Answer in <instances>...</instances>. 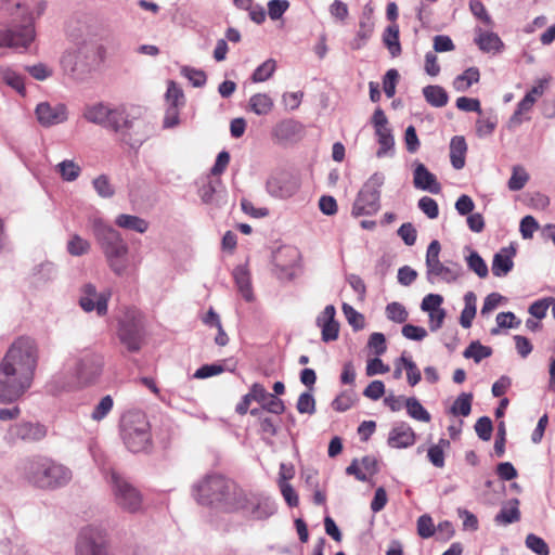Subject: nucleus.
Here are the masks:
<instances>
[{
  "label": "nucleus",
  "mask_w": 555,
  "mask_h": 555,
  "mask_svg": "<svg viewBox=\"0 0 555 555\" xmlns=\"http://www.w3.org/2000/svg\"><path fill=\"white\" fill-rule=\"evenodd\" d=\"M276 69V62L273 59H269L260 64L251 75L253 82H263L272 77Z\"/></svg>",
  "instance_id": "nucleus-41"
},
{
  "label": "nucleus",
  "mask_w": 555,
  "mask_h": 555,
  "mask_svg": "<svg viewBox=\"0 0 555 555\" xmlns=\"http://www.w3.org/2000/svg\"><path fill=\"white\" fill-rule=\"evenodd\" d=\"M498 125V117L495 115L488 116L487 118H478L476 120V134L478 138L490 137L495 130Z\"/></svg>",
  "instance_id": "nucleus-42"
},
{
  "label": "nucleus",
  "mask_w": 555,
  "mask_h": 555,
  "mask_svg": "<svg viewBox=\"0 0 555 555\" xmlns=\"http://www.w3.org/2000/svg\"><path fill=\"white\" fill-rule=\"evenodd\" d=\"M217 184H220V180L216 181L207 180L203 185L198 189V195L203 203L210 204L214 201V196L217 192Z\"/></svg>",
  "instance_id": "nucleus-59"
},
{
  "label": "nucleus",
  "mask_w": 555,
  "mask_h": 555,
  "mask_svg": "<svg viewBox=\"0 0 555 555\" xmlns=\"http://www.w3.org/2000/svg\"><path fill=\"white\" fill-rule=\"evenodd\" d=\"M224 372V366L220 363L204 364L197 369L193 375L194 378L205 379Z\"/></svg>",
  "instance_id": "nucleus-60"
},
{
  "label": "nucleus",
  "mask_w": 555,
  "mask_h": 555,
  "mask_svg": "<svg viewBox=\"0 0 555 555\" xmlns=\"http://www.w3.org/2000/svg\"><path fill=\"white\" fill-rule=\"evenodd\" d=\"M104 361L101 354L86 352L76 363V380L79 387L93 385L102 374Z\"/></svg>",
  "instance_id": "nucleus-14"
},
{
  "label": "nucleus",
  "mask_w": 555,
  "mask_h": 555,
  "mask_svg": "<svg viewBox=\"0 0 555 555\" xmlns=\"http://www.w3.org/2000/svg\"><path fill=\"white\" fill-rule=\"evenodd\" d=\"M423 95L428 104L434 107H443L448 104L447 91L438 85H429L423 89Z\"/></svg>",
  "instance_id": "nucleus-30"
},
{
  "label": "nucleus",
  "mask_w": 555,
  "mask_h": 555,
  "mask_svg": "<svg viewBox=\"0 0 555 555\" xmlns=\"http://www.w3.org/2000/svg\"><path fill=\"white\" fill-rule=\"evenodd\" d=\"M233 276L236 283V286L242 294L243 298L246 301H251L254 299V294L251 289L250 284V276L248 270L243 267L238 266L233 271Z\"/></svg>",
  "instance_id": "nucleus-26"
},
{
  "label": "nucleus",
  "mask_w": 555,
  "mask_h": 555,
  "mask_svg": "<svg viewBox=\"0 0 555 555\" xmlns=\"http://www.w3.org/2000/svg\"><path fill=\"white\" fill-rule=\"evenodd\" d=\"M530 176L526 169L520 165H515L512 168V176L507 182L511 191H520L529 181Z\"/></svg>",
  "instance_id": "nucleus-38"
},
{
  "label": "nucleus",
  "mask_w": 555,
  "mask_h": 555,
  "mask_svg": "<svg viewBox=\"0 0 555 555\" xmlns=\"http://www.w3.org/2000/svg\"><path fill=\"white\" fill-rule=\"evenodd\" d=\"M526 546L538 555H550L547 543L534 533H529L525 540Z\"/></svg>",
  "instance_id": "nucleus-51"
},
{
  "label": "nucleus",
  "mask_w": 555,
  "mask_h": 555,
  "mask_svg": "<svg viewBox=\"0 0 555 555\" xmlns=\"http://www.w3.org/2000/svg\"><path fill=\"white\" fill-rule=\"evenodd\" d=\"M413 184L416 189L438 194L441 185L437 177L430 172L422 163H416L413 171Z\"/></svg>",
  "instance_id": "nucleus-18"
},
{
  "label": "nucleus",
  "mask_w": 555,
  "mask_h": 555,
  "mask_svg": "<svg viewBox=\"0 0 555 555\" xmlns=\"http://www.w3.org/2000/svg\"><path fill=\"white\" fill-rule=\"evenodd\" d=\"M108 296L104 293H98L93 284H86L81 288V295L79 297V306L86 312L96 311L99 317H103L107 313Z\"/></svg>",
  "instance_id": "nucleus-15"
},
{
  "label": "nucleus",
  "mask_w": 555,
  "mask_h": 555,
  "mask_svg": "<svg viewBox=\"0 0 555 555\" xmlns=\"http://www.w3.org/2000/svg\"><path fill=\"white\" fill-rule=\"evenodd\" d=\"M48 428L39 422L20 421L12 424L5 435L4 440L10 446L23 443H36L46 438Z\"/></svg>",
  "instance_id": "nucleus-12"
},
{
  "label": "nucleus",
  "mask_w": 555,
  "mask_h": 555,
  "mask_svg": "<svg viewBox=\"0 0 555 555\" xmlns=\"http://www.w3.org/2000/svg\"><path fill=\"white\" fill-rule=\"evenodd\" d=\"M296 409L300 414L312 415L315 413V399L310 392H302L296 403Z\"/></svg>",
  "instance_id": "nucleus-54"
},
{
  "label": "nucleus",
  "mask_w": 555,
  "mask_h": 555,
  "mask_svg": "<svg viewBox=\"0 0 555 555\" xmlns=\"http://www.w3.org/2000/svg\"><path fill=\"white\" fill-rule=\"evenodd\" d=\"M0 77L4 83L16 90L22 96L26 95L24 77L15 70L5 67L0 69Z\"/></svg>",
  "instance_id": "nucleus-33"
},
{
  "label": "nucleus",
  "mask_w": 555,
  "mask_h": 555,
  "mask_svg": "<svg viewBox=\"0 0 555 555\" xmlns=\"http://www.w3.org/2000/svg\"><path fill=\"white\" fill-rule=\"evenodd\" d=\"M92 183L95 192L101 197L109 198L115 194V189L106 175L96 177Z\"/></svg>",
  "instance_id": "nucleus-48"
},
{
  "label": "nucleus",
  "mask_w": 555,
  "mask_h": 555,
  "mask_svg": "<svg viewBox=\"0 0 555 555\" xmlns=\"http://www.w3.org/2000/svg\"><path fill=\"white\" fill-rule=\"evenodd\" d=\"M113 406H114V400H113L112 396H109V395L104 396L100 400V402L95 405V408L93 409V411L91 413V418L96 422L104 420L108 415V413L112 411Z\"/></svg>",
  "instance_id": "nucleus-47"
},
{
  "label": "nucleus",
  "mask_w": 555,
  "mask_h": 555,
  "mask_svg": "<svg viewBox=\"0 0 555 555\" xmlns=\"http://www.w3.org/2000/svg\"><path fill=\"white\" fill-rule=\"evenodd\" d=\"M399 73L397 69H388L383 78V89L387 98H392L396 93V86L399 80Z\"/></svg>",
  "instance_id": "nucleus-56"
},
{
  "label": "nucleus",
  "mask_w": 555,
  "mask_h": 555,
  "mask_svg": "<svg viewBox=\"0 0 555 555\" xmlns=\"http://www.w3.org/2000/svg\"><path fill=\"white\" fill-rule=\"evenodd\" d=\"M417 533L423 539H428L434 535L435 527L433 518L429 515L425 514L418 517Z\"/></svg>",
  "instance_id": "nucleus-61"
},
{
  "label": "nucleus",
  "mask_w": 555,
  "mask_h": 555,
  "mask_svg": "<svg viewBox=\"0 0 555 555\" xmlns=\"http://www.w3.org/2000/svg\"><path fill=\"white\" fill-rule=\"evenodd\" d=\"M181 75L190 80L193 87L201 88L205 86L207 77L204 70L190 66L181 67Z\"/></svg>",
  "instance_id": "nucleus-49"
},
{
  "label": "nucleus",
  "mask_w": 555,
  "mask_h": 555,
  "mask_svg": "<svg viewBox=\"0 0 555 555\" xmlns=\"http://www.w3.org/2000/svg\"><path fill=\"white\" fill-rule=\"evenodd\" d=\"M120 437L132 453L145 452L152 446L151 425L142 411H128L120 420Z\"/></svg>",
  "instance_id": "nucleus-5"
},
{
  "label": "nucleus",
  "mask_w": 555,
  "mask_h": 555,
  "mask_svg": "<svg viewBox=\"0 0 555 555\" xmlns=\"http://www.w3.org/2000/svg\"><path fill=\"white\" fill-rule=\"evenodd\" d=\"M492 356V348L483 346L480 341L475 340L464 350L463 357L466 359H473L476 363Z\"/></svg>",
  "instance_id": "nucleus-34"
},
{
  "label": "nucleus",
  "mask_w": 555,
  "mask_h": 555,
  "mask_svg": "<svg viewBox=\"0 0 555 555\" xmlns=\"http://www.w3.org/2000/svg\"><path fill=\"white\" fill-rule=\"evenodd\" d=\"M450 447L448 439L441 438L437 444H433L427 451L429 462L438 468L444 466V449Z\"/></svg>",
  "instance_id": "nucleus-35"
},
{
  "label": "nucleus",
  "mask_w": 555,
  "mask_h": 555,
  "mask_svg": "<svg viewBox=\"0 0 555 555\" xmlns=\"http://www.w3.org/2000/svg\"><path fill=\"white\" fill-rule=\"evenodd\" d=\"M113 113V108L104 105L102 103L95 104L93 106L87 107L83 116L87 120L103 126L104 128H108L111 115Z\"/></svg>",
  "instance_id": "nucleus-24"
},
{
  "label": "nucleus",
  "mask_w": 555,
  "mask_h": 555,
  "mask_svg": "<svg viewBox=\"0 0 555 555\" xmlns=\"http://www.w3.org/2000/svg\"><path fill=\"white\" fill-rule=\"evenodd\" d=\"M67 378L64 374H55L52 376L51 380L48 383L47 388L48 391L54 396H57L67 389Z\"/></svg>",
  "instance_id": "nucleus-63"
},
{
  "label": "nucleus",
  "mask_w": 555,
  "mask_h": 555,
  "mask_svg": "<svg viewBox=\"0 0 555 555\" xmlns=\"http://www.w3.org/2000/svg\"><path fill=\"white\" fill-rule=\"evenodd\" d=\"M475 431L479 439L489 441L493 431V424L489 416H481L475 424Z\"/></svg>",
  "instance_id": "nucleus-53"
},
{
  "label": "nucleus",
  "mask_w": 555,
  "mask_h": 555,
  "mask_svg": "<svg viewBox=\"0 0 555 555\" xmlns=\"http://www.w3.org/2000/svg\"><path fill=\"white\" fill-rule=\"evenodd\" d=\"M375 133L377 135V141L379 144V149L377 150L376 155H377V157L380 158V157L385 156L390 150L393 149L395 139H393V135L391 134V130L389 128L385 129V130H380V132H375Z\"/></svg>",
  "instance_id": "nucleus-46"
},
{
  "label": "nucleus",
  "mask_w": 555,
  "mask_h": 555,
  "mask_svg": "<svg viewBox=\"0 0 555 555\" xmlns=\"http://www.w3.org/2000/svg\"><path fill=\"white\" fill-rule=\"evenodd\" d=\"M461 266L454 263V267H447L441 261L426 270L427 281L434 283V278H440L447 283L455 282L461 276Z\"/></svg>",
  "instance_id": "nucleus-21"
},
{
  "label": "nucleus",
  "mask_w": 555,
  "mask_h": 555,
  "mask_svg": "<svg viewBox=\"0 0 555 555\" xmlns=\"http://www.w3.org/2000/svg\"><path fill=\"white\" fill-rule=\"evenodd\" d=\"M466 262L468 269L475 272L480 279L488 276V266L476 250L470 251V254L466 257Z\"/></svg>",
  "instance_id": "nucleus-40"
},
{
  "label": "nucleus",
  "mask_w": 555,
  "mask_h": 555,
  "mask_svg": "<svg viewBox=\"0 0 555 555\" xmlns=\"http://www.w3.org/2000/svg\"><path fill=\"white\" fill-rule=\"evenodd\" d=\"M104 53L105 48L103 46H95L93 43H85L83 47L78 51V55L83 54L85 59L88 61V64L94 63L96 57H99V61H102Z\"/></svg>",
  "instance_id": "nucleus-50"
},
{
  "label": "nucleus",
  "mask_w": 555,
  "mask_h": 555,
  "mask_svg": "<svg viewBox=\"0 0 555 555\" xmlns=\"http://www.w3.org/2000/svg\"><path fill=\"white\" fill-rule=\"evenodd\" d=\"M513 504L512 507L506 508L503 507L494 517V521L499 525H509L516 522L520 519V511L518 508L519 501L517 499H513L511 501Z\"/></svg>",
  "instance_id": "nucleus-36"
},
{
  "label": "nucleus",
  "mask_w": 555,
  "mask_h": 555,
  "mask_svg": "<svg viewBox=\"0 0 555 555\" xmlns=\"http://www.w3.org/2000/svg\"><path fill=\"white\" fill-rule=\"evenodd\" d=\"M554 301H555V299L552 297L539 299L530 305L529 313L532 317L541 320V319L545 318L546 311H547L550 305L553 304Z\"/></svg>",
  "instance_id": "nucleus-58"
},
{
  "label": "nucleus",
  "mask_w": 555,
  "mask_h": 555,
  "mask_svg": "<svg viewBox=\"0 0 555 555\" xmlns=\"http://www.w3.org/2000/svg\"><path fill=\"white\" fill-rule=\"evenodd\" d=\"M288 8L289 2L287 0H270L268 2V14L271 20L276 21L283 16Z\"/></svg>",
  "instance_id": "nucleus-62"
},
{
  "label": "nucleus",
  "mask_w": 555,
  "mask_h": 555,
  "mask_svg": "<svg viewBox=\"0 0 555 555\" xmlns=\"http://www.w3.org/2000/svg\"><path fill=\"white\" fill-rule=\"evenodd\" d=\"M385 312L387 319L396 323H404L409 318L405 307L397 301L388 304Z\"/></svg>",
  "instance_id": "nucleus-44"
},
{
  "label": "nucleus",
  "mask_w": 555,
  "mask_h": 555,
  "mask_svg": "<svg viewBox=\"0 0 555 555\" xmlns=\"http://www.w3.org/2000/svg\"><path fill=\"white\" fill-rule=\"evenodd\" d=\"M472 401L473 393H461L451 406V413L454 415L468 416L472 411Z\"/></svg>",
  "instance_id": "nucleus-43"
},
{
  "label": "nucleus",
  "mask_w": 555,
  "mask_h": 555,
  "mask_svg": "<svg viewBox=\"0 0 555 555\" xmlns=\"http://www.w3.org/2000/svg\"><path fill=\"white\" fill-rule=\"evenodd\" d=\"M516 250L514 247H504L494 254L492 260V274L498 278L507 275L514 267L513 257Z\"/></svg>",
  "instance_id": "nucleus-20"
},
{
  "label": "nucleus",
  "mask_w": 555,
  "mask_h": 555,
  "mask_svg": "<svg viewBox=\"0 0 555 555\" xmlns=\"http://www.w3.org/2000/svg\"><path fill=\"white\" fill-rule=\"evenodd\" d=\"M385 177L382 172L373 173L359 191L352 206V215L372 216L380 208V188Z\"/></svg>",
  "instance_id": "nucleus-7"
},
{
  "label": "nucleus",
  "mask_w": 555,
  "mask_h": 555,
  "mask_svg": "<svg viewBox=\"0 0 555 555\" xmlns=\"http://www.w3.org/2000/svg\"><path fill=\"white\" fill-rule=\"evenodd\" d=\"M235 511H245L255 519H267L276 512V504L270 496L261 493H238Z\"/></svg>",
  "instance_id": "nucleus-11"
},
{
  "label": "nucleus",
  "mask_w": 555,
  "mask_h": 555,
  "mask_svg": "<svg viewBox=\"0 0 555 555\" xmlns=\"http://www.w3.org/2000/svg\"><path fill=\"white\" fill-rule=\"evenodd\" d=\"M302 124L294 119H284L273 129V135L280 142L296 141L302 135Z\"/></svg>",
  "instance_id": "nucleus-19"
},
{
  "label": "nucleus",
  "mask_w": 555,
  "mask_h": 555,
  "mask_svg": "<svg viewBox=\"0 0 555 555\" xmlns=\"http://www.w3.org/2000/svg\"><path fill=\"white\" fill-rule=\"evenodd\" d=\"M112 490L116 504L127 513H138L142 507V494L126 478L113 472Z\"/></svg>",
  "instance_id": "nucleus-10"
},
{
  "label": "nucleus",
  "mask_w": 555,
  "mask_h": 555,
  "mask_svg": "<svg viewBox=\"0 0 555 555\" xmlns=\"http://www.w3.org/2000/svg\"><path fill=\"white\" fill-rule=\"evenodd\" d=\"M249 106L255 114L261 116L271 112L273 102L268 94L257 93L250 98Z\"/></svg>",
  "instance_id": "nucleus-37"
},
{
  "label": "nucleus",
  "mask_w": 555,
  "mask_h": 555,
  "mask_svg": "<svg viewBox=\"0 0 555 555\" xmlns=\"http://www.w3.org/2000/svg\"><path fill=\"white\" fill-rule=\"evenodd\" d=\"M115 224L121 229L145 233L149 229V222L138 216L120 214L115 219Z\"/></svg>",
  "instance_id": "nucleus-25"
},
{
  "label": "nucleus",
  "mask_w": 555,
  "mask_h": 555,
  "mask_svg": "<svg viewBox=\"0 0 555 555\" xmlns=\"http://www.w3.org/2000/svg\"><path fill=\"white\" fill-rule=\"evenodd\" d=\"M241 489L225 477L217 474L205 476L193 486V496L197 503L233 512L237 506Z\"/></svg>",
  "instance_id": "nucleus-3"
},
{
  "label": "nucleus",
  "mask_w": 555,
  "mask_h": 555,
  "mask_svg": "<svg viewBox=\"0 0 555 555\" xmlns=\"http://www.w3.org/2000/svg\"><path fill=\"white\" fill-rule=\"evenodd\" d=\"M479 78V69L477 67H469L454 78L452 86L456 91L465 92L473 83L478 82Z\"/></svg>",
  "instance_id": "nucleus-32"
},
{
  "label": "nucleus",
  "mask_w": 555,
  "mask_h": 555,
  "mask_svg": "<svg viewBox=\"0 0 555 555\" xmlns=\"http://www.w3.org/2000/svg\"><path fill=\"white\" fill-rule=\"evenodd\" d=\"M165 95L169 106L181 107L184 105L183 91L176 82L169 81Z\"/></svg>",
  "instance_id": "nucleus-52"
},
{
  "label": "nucleus",
  "mask_w": 555,
  "mask_h": 555,
  "mask_svg": "<svg viewBox=\"0 0 555 555\" xmlns=\"http://www.w3.org/2000/svg\"><path fill=\"white\" fill-rule=\"evenodd\" d=\"M399 362H401L404 365V369L406 370V378L410 386H415L420 383L422 379L421 371L416 366L415 362L410 358L406 357L404 353L399 359Z\"/></svg>",
  "instance_id": "nucleus-45"
},
{
  "label": "nucleus",
  "mask_w": 555,
  "mask_h": 555,
  "mask_svg": "<svg viewBox=\"0 0 555 555\" xmlns=\"http://www.w3.org/2000/svg\"><path fill=\"white\" fill-rule=\"evenodd\" d=\"M118 338L129 352H138L144 339V326L134 313H127L118 326Z\"/></svg>",
  "instance_id": "nucleus-13"
},
{
  "label": "nucleus",
  "mask_w": 555,
  "mask_h": 555,
  "mask_svg": "<svg viewBox=\"0 0 555 555\" xmlns=\"http://www.w3.org/2000/svg\"><path fill=\"white\" fill-rule=\"evenodd\" d=\"M405 406H406V412L408 414L416 420V421H421V422H429L430 421V414L428 413V411L421 404V402L414 398V397H411V398H408L405 400Z\"/></svg>",
  "instance_id": "nucleus-39"
},
{
  "label": "nucleus",
  "mask_w": 555,
  "mask_h": 555,
  "mask_svg": "<svg viewBox=\"0 0 555 555\" xmlns=\"http://www.w3.org/2000/svg\"><path fill=\"white\" fill-rule=\"evenodd\" d=\"M76 555H108L106 530L100 525L81 528L77 537Z\"/></svg>",
  "instance_id": "nucleus-9"
},
{
  "label": "nucleus",
  "mask_w": 555,
  "mask_h": 555,
  "mask_svg": "<svg viewBox=\"0 0 555 555\" xmlns=\"http://www.w3.org/2000/svg\"><path fill=\"white\" fill-rule=\"evenodd\" d=\"M416 435L412 427L404 422L396 424L389 431L387 443L390 448L404 449L413 446Z\"/></svg>",
  "instance_id": "nucleus-17"
},
{
  "label": "nucleus",
  "mask_w": 555,
  "mask_h": 555,
  "mask_svg": "<svg viewBox=\"0 0 555 555\" xmlns=\"http://www.w3.org/2000/svg\"><path fill=\"white\" fill-rule=\"evenodd\" d=\"M467 144L465 138L455 135L450 142V160L454 169L460 170L465 166Z\"/></svg>",
  "instance_id": "nucleus-23"
},
{
  "label": "nucleus",
  "mask_w": 555,
  "mask_h": 555,
  "mask_svg": "<svg viewBox=\"0 0 555 555\" xmlns=\"http://www.w3.org/2000/svg\"><path fill=\"white\" fill-rule=\"evenodd\" d=\"M16 473L25 483L42 490H54L66 482V468L42 455L23 459L16 466Z\"/></svg>",
  "instance_id": "nucleus-2"
},
{
  "label": "nucleus",
  "mask_w": 555,
  "mask_h": 555,
  "mask_svg": "<svg viewBox=\"0 0 555 555\" xmlns=\"http://www.w3.org/2000/svg\"><path fill=\"white\" fill-rule=\"evenodd\" d=\"M375 22H359V28L354 38L349 42L351 50H360L366 46L367 41L373 36Z\"/></svg>",
  "instance_id": "nucleus-31"
},
{
  "label": "nucleus",
  "mask_w": 555,
  "mask_h": 555,
  "mask_svg": "<svg viewBox=\"0 0 555 555\" xmlns=\"http://www.w3.org/2000/svg\"><path fill=\"white\" fill-rule=\"evenodd\" d=\"M343 311L348 323L353 327L354 331H360L364 327V317L353 307L348 304H344Z\"/></svg>",
  "instance_id": "nucleus-55"
},
{
  "label": "nucleus",
  "mask_w": 555,
  "mask_h": 555,
  "mask_svg": "<svg viewBox=\"0 0 555 555\" xmlns=\"http://www.w3.org/2000/svg\"><path fill=\"white\" fill-rule=\"evenodd\" d=\"M535 103V100L531 98V95H526L519 101L517 104V107L513 115L509 117L506 127L508 130H514L515 128L519 127L524 119L522 115L526 113H529L533 105Z\"/></svg>",
  "instance_id": "nucleus-29"
},
{
  "label": "nucleus",
  "mask_w": 555,
  "mask_h": 555,
  "mask_svg": "<svg viewBox=\"0 0 555 555\" xmlns=\"http://www.w3.org/2000/svg\"><path fill=\"white\" fill-rule=\"evenodd\" d=\"M268 193L276 198L291 197L295 192V185L282 176H271L266 183Z\"/></svg>",
  "instance_id": "nucleus-22"
},
{
  "label": "nucleus",
  "mask_w": 555,
  "mask_h": 555,
  "mask_svg": "<svg viewBox=\"0 0 555 555\" xmlns=\"http://www.w3.org/2000/svg\"><path fill=\"white\" fill-rule=\"evenodd\" d=\"M478 36L475 42L483 52L500 51L503 48L501 38L491 31H482L481 28L477 29Z\"/></svg>",
  "instance_id": "nucleus-28"
},
{
  "label": "nucleus",
  "mask_w": 555,
  "mask_h": 555,
  "mask_svg": "<svg viewBox=\"0 0 555 555\" xmlns=\"http://www.w3.org/2000/svg\"><path fill=\"white\" fill-rule=\"evenodd\" d=\"M39 362V347L29 336L16 338L0 361V402L11 404L31 387Z\"/></svg>",
  "instance_id": "nucleus-1"
},
{
  "label": "nucleus",
  "mask_w": 555,
  "mask_h": 555,
  "mask_svg": "<svg viewBox=\"0 0 555 555\" xmlns=\"http://www.w3.org/2000/svg\"><path fill=\"white\" fill-rule=\"evenodd\" d=\"M107 129L117 133L124 144L134 150L153 134V126L140 117V109L126 106L113 108Z\"/></svg>",
  "instance_id": "nucleus-4"
},
{
  "label": "nucleus",
  "mask_w": 555,
  "mask_h": 555,
  "mask_svg": "<svg viewBox=\"0 0 555 555\" xmlns=\"http://www.w3.org/2000/svg\"><path fill=\"white\" fill-rule=\"evenodd\" d=\"M35 38L34 20L29 16L22 23H12L10 27L0 29V48L23 49L25 51Z\"/></svg>",
  "instance_id": "nucleus-8"
},
{
  "label": "nucleus",
  "mask_w": 555,
  "mask_h": 555,
  "mask_svg": "<svg viewBox=\"0 0 555 555\" xmlns=\"http://www.w3.org/2000/svg\"><path fill=\"white\" fill-rule=\"evenodd\" d=\"M96 236L111 270L122 275L129 266V247L121 234L109 225H101L96 229Z\"/></svg>",
  "instance_id": "nucleus-6"
},
{
  "label": "nucleus",
  "mask_w": 555,
  "mask_h": 555,
  "mask_svg": "<svg viewBox=\"0 0 555 555\" xmlns=\"http://www.w3.org/2000/svg\"><path fill=\"white\" fill-rule=\"evenodd\" d=\"M35 113L39 124L43 127L55 126L67 119V107L65 104L52 106L48 102H42L37 105Z\"/></svg>",
  "instance_id": "nucleus-16"
},
{
  "label": "nucleus",
  "mask_w": 555,
  "mask_h": 555,
  "mask_svg": "<svg viewBox=\"0 0 555 555\" xmlns=\"http://www.w3.org/2000/svg\"><path fill=\"white\" fill-rule=\"evenodd\" d=\"M383 43L392 57L401 54L402 49L399 41V26L396 23L387 26L383 34Z\"/></svg>",
  "instance_id": "nucleus-27"
},
{
  "label": "nucleus",
  "mask_w": 555,
  "mask_h": 555,
  "mask_svg": "<svg viewBox=\"0 0 555 555\" xmlns=\"http://www.w3.org/2000/svg\"><path fill=\"white\" fill-rule=\"evenodd\" d=\"M25 70L36 80L43 81L52 76V69L44 63L26 65Z\"/></svg>",
  "instance_id": "nucleus-57"
},
{
  "label": "nucleus",
  "mask_w": 555,
  "mask_h": 555,
  "mask_svg": "<svg viewBox=\"0 0 555 555\" xmlns=\"http://www.w3.org/2000/svg\"><path fill=\"white\" fill-rule=\"evenodd\" d=\"M418 208L429 218L435 219L439 215V208L437 202L428 196H423L418 201Z\"/></svg>",
  "instance_id": "nucleus-64"
}]
</instances>
